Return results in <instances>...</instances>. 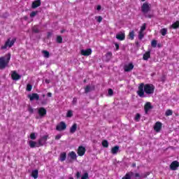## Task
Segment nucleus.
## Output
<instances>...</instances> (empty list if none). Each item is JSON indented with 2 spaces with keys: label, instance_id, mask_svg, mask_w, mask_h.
Here are the masks:
<instances>
[{
  "label": "nucleus",
  "instance_id": "f257e3e1",
  "mask_svg": "<svg viewBox=\"0 0 179 179\" xmlns=\"http://www.w3.org/2000/svg\"><path fill=\"white\" fill-rule=\"evenodd\" d=\"M145 93L148 95L153 94V93H155V85H153V84H140L137 91L138 96L142 98L146 97Z\"/></svg>",
  "mask_w": 179,
  "mask_h": 179
},
{
  "label": "nucleus",
  "instance_id": "f03ea898",
  "mask_svg": "<svg viewBox=\"0 0 179 179\" xmlns=\"http://www.w3.org/2000/svg\"><path fill=\"white\" fill-rule=\"evenodd\" d=\"M10 61V53L7 54L5 57H0V69H5L9 65Z\"/></svg>",
  "mask_w": 179,
  "mask_h": 179
},
{
  "label": "nucleus",
  "instance_id": "7ed1b4c3",
  "mask_svg": "<svg viewBox=\"0 0 179 179\" xmlns=\"http://www.w3.org/2000/svg\"><path fill=\"white\" fill-rule=\"evenodd\" d=\"M141 11L145 17H148V19H152V17H153V14H148V12L150 11V4L144 3L141 6Z\"/></svg>",
  "mask_w": 179,
  "mask_h": 179
},
{
  "label": "nucleus",
  "instance_id": "20e7f679",
  "mask_svg": "<svg viewBox=\"0 0 179 179\" xmlns=\"http://www.w3.org/2000/svg\"><path fill=\"white\" fill-rule=\"evenodd\" d=\"M16 41V38H13L12 41H10V38H8L5 44L1 47V50H6L8 47L10 48V47H13V44H15V42Z\"/></svg>",
  "mask_w": 179,
  "mask_h": 179
},
{
  "label": "nucleus",
  "instance_id": "39448f33",
  "mask_svg": "<svg viewBox=\"0 0 179 179\" xmlns=\"http://www.w3.org/2000/svg\"><path fill=\"white\" fill-rule=\"evenodd\" d=\"M57 131H65L66 129V124L65 122H60L56 127Z\"/></svg>",
  "mask_w": 179,
  "mask_h": 179
},
{
  "label": "nucleus",
  "instance_id": "423d86ee",
  "mask_svg": "<svg viewBox=\"0 0 179 179\" xmlns=\"http://www.w3.org/2000/svg\"><path fill=\"white\" fill-rule=\"evenodd\" d=\"M48 139V135H45L42 136L38 140L39 146H43V145H45Z\"/></svg>",
  "mask_w": 179,
  "mask_h": 179
},
{
  "label": "nucleus",
  "instance_id": "0eeeda50",
  "mask_svg": "<svg viewBox=\"0 0 179 179\" xmlns=\"http://www.w3.org/2000/svg\"><path fill=\"white\" fill-rule=\"evenodd\" d=\"M30 101H33V100L38 101L40 99V96L37 93H33L31 94L28 95Z\"/></svg>",
  "mask_w": 179,
  "mask_h": 179
},
{
  "label": "nucleus",
  "instance_id": "6e6552de",
  "mask_svg": "<svg viewBox=\"0 0 179 179\" xmlns=\"http://www.w3.org/2000/svg\"><path fill=\"white\" fill-rule=\"evenodd\" d=\"M179 167V162L178 161H173L172 162V163L170 164V169L173 171H176V170H177V169H178Z\"/></svg>",
  "mask_w": 179,
  "mask_h": 179
},
{
  "label": "nucleus",
  "instance_id": "1a4fd4ad",
  "mask_svg": "<svg viewBox=\"0 0 179 179\" xmlns=\"http://www.w3.org/2000/svg\"><path fill=\"white\" fill-rule=\"evenodd\" d=\"M86 153V148L83 146H79L78 149V156H83Z\"/></svg>",
  "mask_w": 179,
  "mask_h": 179
},
{
  "label": "nucleus",
  "instance_id": "9d476101",
  "mask_svg": "<svg viewBox=\"0 0 179 179\" xmlns=\"http://www.w3.org/2000/svg\"><path fill=\"white\" fill-rule=\"evenodd\" d=\"M152 108H153L152 103H150V102H147L144 106L145 114H148V113H149V110H152Z\"/></svg>",
  "mask_w": 179,
  "mask_h": 179
},
{
  "label": "nucleus",
  "instance_id": "9b49d317",
  "mask_svg": "<svg viewBox=\"0 0 179 179\" xmlns=\"http://www.w3.org/2000/svg\"><path fill=\"white\" fill-rule=\"evenodd\" d=\"M116 38L120 41H124V40H125V33L120 32L117 34Z\"/></svg>",
  "mask_w": 179,
  "mask_h": 179
},
{
  "label": "nucleus",
  "instance_id": "f8f14e48",
  "mask_svg": "<svg viewBox=\"0 0 179 179\" xmlns=\"http://www.w3.org/2000/svg\"><path fill=\"white\" fill-rule=\"evenodd\" d=\"M92 55V49L89 48L87 50H81V55H84L85 57H89V55Z\"/></svg>",
  "mask_w": 179,
  "mask_h": 179
},
{
  "label": "nucleus",
  "instance_id": "ddd939ff",
  "mask_svg": "<svg viewBox=\"0 0 179 179\" xmlns=\"http://www.w3.org/2000/svg\"><path fill=\"white\" fill-rule=\"evenodd\" d=\"M38 114L40 115L41 118H43V117L47 114V110L44 108H40L38 110Z\"/></svg>",
  "mask_w": 179,
  "mask_h": 179
},
{
  "label": "nucleus",
  "instance_id": "4468645a",
  "mask_svg": "<svg viewBox=\"0 0 179 179\" xmlns=\"http://www.w3.org/2000/svg\"><path fill=\"white\" fill-rule=\"evenodd\" d=\"M124 72H131L132 69H134V64L132 63H129L128 65H125L124 66Z\"/></svg>",
  "mask_w": 179,
  "mask_h": 179
},
{
  "label": "nucleus",
  "instance_id": "2eb2a0df",
  "mask_svg": "<svg viewBox=\"0 0 179 179\" xmlns=\"http://www.w3.org/2000/svg\"><path fill=\"white\" fill-rule=\"evenodd\" d=\"M11 78L13 80H19V79L22 78V76L17 74L16 71H13L11 74Z\"/></svg>",
  "mask_w": 179,
  "mask_h": 179
},
{
  "label": "nucleus",
  "instance_id": "dca6fc26",
  "mask_svg": "<svg viewBox=\"0 0 179 179\" xmlns=\"http://www.w3.org/2000/svg\"><path fill=\"white\" fill-rule=\"evenodd\" d=\"M154 129L156 131V132H160V129H162V122H157L154 127Z\"/></svg>",
  "mask_w": 179,
  "mask_h": 179
},
{
  "label": "nucleus",
  "instance_id": "f3484780",
  "mask_svg": "<svg viewBox=\"0 0 179 179\" xmlns=\"http://www.w3.org/2000/svg\"><path fill=\"white\" fill-rule=\"evenodd\" d=\"M29 145L30 148H31L32 149L34 148H40L39 143H37V142H36V141H30L29 143Z\"/></svg>",
  "mask_w": 179,
  "mask_h": 179
},
{
  "label": "nucleus",
  "instance_id": "a211bd4d",
  "mask_svg": "<svg viewBox=\"0 0 179 179\" xmlns=\"http://www.w3.org/2000/svg\"><path fill=\"white\" fill-rule=\"evenodd\" d=\"M41 5V0L34 1L32 3V8L36 9V8H38V6H40Z\"/></svg>",
  "mask_w": 179,
  "mask_h": 179
},
{
  "label": "nucleus",
  "instance_id": "6ab92c4d",
  "mask_svg": "<svg viewBox=\"0 0 179 179\" xmlns=\"http://www.w3.org/2000/svg\"><path fill=\"white\" fill-rule=\"evenodd\" d=\"M68 157L71 159V160H76L78 156L76 155V153L73 151L69 153Z\"/></svg>",
  "mask_w": 179,
  "mask_h": 179
},
{
  "label": "nucleus",
  "instance_id": "aec40b11",
  "mask_svg": "<svg viewBox=\"0 0 179 179\" xmlns=\"http://www.w3.org/2000/svg\"><path fill=\"white\" fill-rule=\"evenodd\" d=\"M78 129V124L74 123L72 127L70 128V134H75Z\"/></svg>",
  "mask_w": 179,
  "mask_h": 179
},
{
  "label": "nucleus",
  "instance_id": "412c9836",
  "mask_svg": "<svg viewBox=\"0 0 179 179\" xmlns=\"http://www.w3.org/2000/svg\"><path fill=\"white\" fill-rule=\"evenodd\" d=\"M120 150V146L118 145H116L115 147H113L112 149H111V153L113 155H117V153H118V151Z\"/></svg>",
  "mask_w": 179,
  "mask_h": 179
},
{
  "label": "nucleus",
  "instance_id": "4be33fe9",
  "mask_svg": "<svg viewBox=\"0 0 179 179\" xmlns=\"http://www.w3.org/2000/svg\"><path fill=\"white\" fill-rule=\"evenodd\" d=\"M149 58H150V51L146 52L143 56V59H144V61H148Z\"/></svg>",
  "mask_w": 179,
  "mask_h": 179
},
{
  "label": "nucleus",
  "instance_id": "5701e85b",
  "mask_svg": "<svg viewBox=\"0 0 179 179\" xmlns=\"http://www.w3.org/2000/svg\"><path fill=\"white\" fill-rule=\"evenodd\" d=\"M94 89V87H91L90 85H87L85 88V93H89Z\"/></svg>",
  "mask_w": 179,
  "mask_h": 179
},
{
  "label": "nucleus",
  "instance_id": "b1692460",
  "mask_svg": "<svg viewBox=\"0 0 179 179\" xmlns=\"http://www.w3.org/2000/svg\"><path fill=\"white\" fill-rule=\"evenodd\" d=\"M31 176L34 178H38V170H34L31 173Z\"/></svg>",
  "mask_w": 179,
  "mask_h": 179
},
{
  "label": "nucleus",
  "instance_id": "393cba45",
  "mask_svg": "<svg viewBox=\"0 0 179 179\" xmlns=\"http://www.w3.org/2000/svg\"><path fill=\"white\" fill-rule=\"evenodd\" d=\"M66 159V152H62L60 155V162H65Z\"/></svg>",
  "mask_w": 179,
  "mask_h": 179
},
{
  "label": "nucleus",
  "instance_id": "a878e982",
  "mask_svg": "<svg viewBox=\"0 0 179 179\" xmlns=\"http://www.w3.org/2000/svg\"><path fill=\"white\" fill-rule=\"evenodd\" d=\"M32 31L33 33H36V34L40 33V29L38 28V26L37 25L34 26L32 27Z\"/></svg>",
  "mask_w": 179,
  "mask_h": 179
},
{
  "label": "nucleus",
  "instance_id": "bb28decb",
  "mask_svg": "<svg viewBox=\"0 0 179 179\" xmlns=\"http://www.w3.org/2000/svg\"><path fill=\"white\" fill-rule=\"evenodd\" d=\"M42 53L43 54V57L45 58H50V52L47 50H43Z\"/></svg>",
  "mask_w": 179,
  "mask_h": 179
},
{
  "label": "nucleus",
  "instance_id": "cd10ccee",
  "mask_svg": "<svg viewBox=\"0 0 179 179\" xmlns=\"http://www.w3.org/2000/svg\"><path fill=\"white\" fill-rule=\"evenodd\" d=\"M129 37L130 40H134V38L135 37V31H130L129 34Z\"/></svg>",
  "mask_w": 179,
  "mask_h": 179
},
{
  "label": "nucleus",
  "instance_id": "c85d7f7f",
  "mask_svg": "<svg viewBox=\"0 0 179 179\" xmlns=\"http://www.w3.org/2000/svg\"><path fill=\"white\" fill-rule=\"evenodd\" d=\"M172 29H178L179 27V21H176L171 25Z\"/></svg>",
  "mask_w": 179,
  "mask_h": 179
},
{
  "label": "nucleus",
  "instance_id": "c756f323",
  "mask_svg": "<svg viewBox=\"0 0 179 179\" xmlns=\"http://www.w3.org/2000/svg\"><path fill=\"white\" fill-rule=\"evenodd\" d=\"M151 46H152L153 48H156V47H157V41H156V40H152V42H151Z\"/></svg>",
  "mask_w": 179,
  "mask_h": 179
},
{
  "label": "nucleus",
  "instance_id": "7c9ffc66",
  "mask_svg": "<svg viewBox=\"0 0 179 179\" xmlns=\"http://www.w3.org/2000/svg\"><path fill=\"white\" fill-rule=\"evenodd\" d=\"M145 37V34L143 31H139L138 32V40H142Z\"/></svg>",
  "mask_w": 179,
  "mask_h": 179
},
{
  "label": "nucleus",
  "instance_id": "2f4dec72",
  "mask_svg": "<svg viewBox=\"0 0 179 179\" xmlns=\"http://www.w3.org/2000/svg\"><path fill=\"white\" fill-rule=\"evenodd\" d=\"M165 115H166V117H169L170 115H173V110H167L165 113Z\"/></svg>",
  "mask_w": 179,
  "mask_h": 179
},
{
  "label": "nucleus",
  "instance_id": "473e14b6",
  "mask_svg": "<svg viewBox=\"0 0 179 179\" xmlns=\"http://www.w3.org/2000/svg\"><path fill=\"white\" fill-rule=\"evenodd\" d=\"M73 116V112H72V110H68L67 114H66V117L68 118H71Z\"/></svg>",
  "mask_w": 179,
  "mask_h": 179
},
{
  "label": "nucleus",
  "instance_id": "72a5a7b5",
  "mask_svg": "<svg viewBox=\"0 0 179 179\" xmlns=\"http://www.w3.org/2000/svg\"><path fill=\"white\" fill-rule=\"evenodd\" d=\"M102 146L103 148H108V141L107 140L102 141Z\"/></svg>",
  "mask_w": 179,
  "mask_h": 179
},
{
  "label": "nucleus",
  "instance_id": "f704fd0d",
  "mask_svg": "<svg viewBox=\"0 0 179 179\" xmlns=\"http://www.w3.org/2000/svg\"><path fill=\"white\" fill-rule=\"evenodd\" d=\"M160 33L162 36H166V34H167V29L166 28H164L161 29Z\"/></svg>",
  "mask_w": 179,
  "mask_h": 179
},
{
  "label": "nucleus",
  "instance_id": "c9c22d12",
  "mask_svg": "<svg viewBox=\"0 0 179 179\" xmlns=\"http://www.w3.org/2000/svg\"><path fill=\"white\" fill-rule=\"evenodd\" d=\"M134 120L136 121V122H138L139 120H141V114L136 113Z\"/></svg>",
  "mask_w": 179,
  "mask_h": 179
},
{
  "label": "nucleus",
  "instance_id": "e433bc0d",
  "mask_svg": "<svg viewBox=\"0 0 179 179\" xmlns=\"http://www.w3.org/2000/svg\"><path fill=\"white\" fill-rule=\"evenodd\" d=\"M106 58L110 59L111 57H113V53L111 52H108L106 55Z\"/></svg>",
  "mask_w": 179,
  "mask_h": 179
},
{
  "label": "nucleus",
  "instance_id": "4c0bfd02",
  "mask_svg": "<svg viewBox=\"0 0 179 179\" xmlns=\"http://www.w3.org/2000/svg\"><path fill=\"white\" fill-rule=\"evenodd\" d=\"M150 174V172H146L145 173H141V178H146V177H148V176H149Z\"/></svg>",
  "mask_w": 179,
  "mask_h": 179
},
{
  "label": "nucleus",
  "instance_id": "58836bf2",
  "mask_svg": "<svg viewBox=\"0 0 179 179\" xmlns=\"http://www.w3.org/2000/svg\"><path fill=\"white\" fill-rule=\"evenodd\" d=\"M57 43H59V44H61V43H62V37L61 36H57Z\"/></svg>",
  "mask_w": 179,
  "mask_h": 179
},
{
  "label": "nucleus",
  "instance_id": "ea45409f",
  "mask_svg": "<svg viewBox=\"0 0 179 179\" xmlns=\"http://www.w3.org/2000/svg\"><path fill=\"white\" fill-rule=\"evenodd\" d=\"M145 30H146V23H144L143 24L141 29H140V31H145Z\"/></svg>",
  "mask_w": 179,
  "mask_h": 179
},
{
  "label": "nucleus",
  "instance_id": "a19ab883",
  "mask_svg": "<svg viewBox=\"0 0 179 179\" xmlns=\"http://www.w3.org/2000/svg\"><path fill=\"white\" fill-rule=\"evenodd\" d=\"M31 89H33V86L30 84L27 85V92H31Z\"/></svg>",
  "mask_w": 179,
  "mask_h": 179
},
{
  "label": "nucleus",
  "instance_id": "79ce46f5",
  "mask_svg": "<svg viewBox=\"0 0 179 179\" xmlns=\"http://www.w3.org/2000/svg\"><path fill=\"white\" fill-rule=\"evenodd\" d=\"M87 178H89V173H85L81 177V179H87Z\"/></svg>",
  "mask_w": 179,
  "mask_h": 179
},
{
  "label": "nucleus",
  "instance_id": "37998d69",
  "mask_svg": "<svg viewBox=\"0 0 179 179\" xmlns=\"http://www.w3.org/2000/svg\"><path fill=\"white\" fill-rule=\"evenodd\" d=\"M38 13V11H32L30 14V17H34Z\"/></svg>",
  "mask_w": 179,
  "mask_h": 179
},
{
  "label": "nucleus",
  "instance_id": "c03bdc74",
  "mask_svg": "<svg viewBox=\"0 0 179 179\" xmlns=\"http://www.w3.org/2000/svg\"><path fill=\"white\" fill-rule=\"evenodd\" d=\"M96 22H98V23H101V21L103 20V17L101 16L96 17Z\"/></svg>",
  "mask_w": 179,
  "mask_h": 179
},
{
  "label": "nucleus",
  "instance_id": "a18cd8bd",
  "mask_svg": "<svg viewBox=\"0 0 179 179\" xmlns=\"http://www.w3.org/2000/svg\"><path fill=\"white\" fill-rule=\"evenodd\" d=\"M30 138L34 141L36 139V134L35 133H31L30 135Z\"/></svg>",
  "mask_w": 179,
  "mask_h": 179
},
{
  "label": "nucleus",
  "instance_id": "49530a36",
  "mask_svg": "<svg viewBox=\"0 0 179 179\" xmlns=\"http://www.w3.org/2000/svg\"><path fill=\"white\" fill-rule=\"evenodd\" d=\"M122 179H131V176L127 173Z\"/></svg>",
  "mask_w": 179,
  "mask_h": 179
},
{
  "label": "nucleus",
  "instance_id": "de8ad7c7",
  "mask_svg": "<svg viewBox=\"0 0 179 179\" xmlns=\"http://www.w3.org/2000/svg\"><path fill=\"white\" fill-rule=\"evenodd\" d=\"M108 94L110 96H113V94H114V92L113 91L112 89H109L108 91Z\"/></svg>",
  "mask_w": 179,
  "mask_h": 179
},
{
  "label": "nucleus",
  "instance_id": "09e8293b",
  "mask_svg": "<svg viewBox=\"0 0 179 179\" xmlns=\"http://www.w3.org/2000/svg\"><path fill=\"white\" fill-rule=\"evenodd\" d=\"M134 177L136 178H142L141 174H139L138 173H135Z\"/></svg>",
  "mask_w": 179,
  "mask_h": 179
},
{
  "label": "nucleus",
  "instance_id": "8fccbe9b",
  "mask_svg": "<svg viewBox=\"0 0 179 179\" xmlns=\"http://www.w3.org/2000/svg\"><path fill=\"white\" fill-rule=\"evenodd\" d=\"M76 103H78V99L73 98L72 103L73 106H76Z\"/></svg>",
  "mask_w": 179,
  "mask_h": 179
},
{
  "label": "nucleus",
  "instance_id": "3c124183",
  "mask_svg": "<svg viewBox=\"0 0 179 179\" xmlns=\"http://www.w3.org/2000/svg\"><path fill=\"white\" fill-rule=\"evenodd\" d=\"M115 46L116 48V51H118V50H120V45H118V43H115Z\"/></svg>",
  "mask_w": 179,
  "mask_h": 179
},
{
  "label": "nucleus",
  "instance_id": "603ef678",
  "mask_svg": "<svg viewBox=\"0 0 179 179\" xmlns=\"http://www.w3.org/2000/svg\"><path fill=\"white\" fill-rule=\"evenodd\" d=\"M55 139H56V141H59V139H61V134L57 135L55 136Z\"/></svg>",
  "mask_w": 179,
  "mask_h": 179
},
{
  "label": "nucleus",
  "instance_id": "864d4df0",
  "mask_svg": "<svg viewBox=\"0 0 179 179\" xmlns=\"http://www.w3.org/2000/svg\"><path fill=\"white\" fill-rule=\"evenodd\" d=\"M76 178H80V172L76 173Z\"/></svg>",
  "mask_w": 179,
  "mask_h": 179
},
{
  "label": "nucleus",
  "instance_id": "5fc2aeb1",
  "mask_svg": "<svg viewBox=\"0 0 179 179\" xmlns=\"http://www.w3.org/2000/svg\"><path fill=\"white\" fill-rule=\"evenodd\" d=\"M51 82V80H48V79H45V83L48 85Z\"/></svg>",
  "mask_w": 179,
  "mask_h": 179
},
{
  "label": "nucleus",
  "instance_id": "6e6d98bb",
  "mask_svg": "<svg viewBox=\"0 0 179 179\" xmlns=\"http://www.w3.org/2000/svg\"><path fill=\"white\" fill-rule=\"evenodd\" d=\"M101 10V6L99 5L96 6V10Z\"/></svg>",
  "mask_w": 179,
  "mask_h": 179
},
{
  "label": "nucleus",
  "instance_id": "4d7b16f0",
  "mask_svg": "<svg viewBox=\"0 0 179 179\" xmlns=\"http://www.w3.org/2000/svg\"><path fill=\"white\" fill-rule=\"evenodd\" d=\"M48 97H52V94L51 92H48L47 94Z\"/></svg>",
  "mask_w": 179,
  "mask_h": 179
},
{
  "label": "nucleus",
  "instance_id": "13d9d810",
  "mask_svg": "<svg viewBox=\"0 0 179 179\" xmlns=\"http://www.w3.org/2000/svg\"><path fill=\"white\" fill-rule=\"evenodd\" d=\"M28 111H29V113H31V114H32V113H34V110H33V108H29L28 109Z\"/></svg>",
  "mask_w": 179,
  "mask_h": 179
},
{
  "label": "nucleus",
  "instance_id": "bf43d9fd",
  "mask_svg": "<svg viewBox=\"0 0 179 179\" xmlns=\"http://www.w3.org/2000/svg\"><path fill=\"white\" fill-rule=\"evenodd\" d=\"M132 167H136V163H134V164H132Z\"/></svg>",
  "mask_w": 179,
  "mask_h": 179
},
{
  "label": "nucleus",
  "instance_id": "052dcab7",
  "mask_svg": "<svg viewBox=\"0 0 179 179\" xmlns=\"http://www.w3.org/2000/svg\"><path fill=\"white\" fill-rule=\"evenodd\" d=\"M157 47H159V48H160L162 47V45H161L160 43H159V44L157 45Z\"/></svg>",
  "mask_w": 179,
  "mask_h": 179
},
{
  "label": "nucleus",
  "instance_id": "680f3d73",
  "mask_svg": "<svg viewBox=\"0 0 179 179\" xmlns=\"http://www.w3.org/2000/svg\"><path fill=\"white\" fill-rule=\"evenodd\" d=\"M61 33H65V29H63L60 31Z\"/></svg>",
  "mask_w": 179,
  "mask_h": 179
},
{
  "label": "nucleus",
  "instance_id": "e2e57ef3",
  "mask_svg": "<svg viewBox=\"0 0 179 179\" xmlns=\"http://www.w3.org/2000/svg\"><path fill=\"white\" fill-rule=\"evenodd\" d=\"M42 96H43V97H45V94H43Z\"/></svg>",
  "mask_w": 179,
  "mask_h": 179
},
{
  "label": "nucleus",
  "instance_id": "0e129e2a",
  "mask_svg": "<svg viewBox=\"0 0 179 179\" xmlns=\"http://www.w3.org/2000/svg\"><path fill=\"white\" fill-rule=\"evenodd\" d=\"M142 1V2H145V1H146V0H141Z\"/></svg>",
  "mask_w": 179,
  "mask_h": 179
},
{
  "label": "nucleus",
  "instance_id": "69168bd1",
  "mask_svg": "<svg viewBox=\"0 0 179 179\" xmlns=\"http://www.w3.org/2000/svg\"><path fill=\"white\" fill-rule=\"evenodd\" d=\"M42 104H45V103H44V102H42Z\"/></svg>",
  "mask_w": 179,
  "mask_h": 179
},
{
  "label": "nucleus",
  "instance_id": "338daca9",
  "mask_svg": "<svg viewBox=\"0 0 179 179\" xmlns=\"http://www.w3.org/2000/svg\"><path fill=\"white\" fill-rule=\"evenodd\" d=\"M25 19H27V17H25Z\"/></svg>",
  "mask_w": 179,
  "mask_h": 179
}]
</instances>
